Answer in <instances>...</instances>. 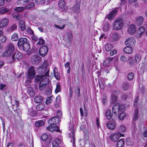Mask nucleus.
<instances>
[{
	"instance_id": "nucleus-49",
	"label": "nucleus",
	"mask_w": 147,
	"mask_h": 147,
	"mask_svg": "<svg viewBox=\"0 0 147 147\" xmlns=\"http://www.w3.org/2000/svg\"><path fill=\"white\" fill-rule=\"evenodd\" d=\"M134 77V74L132 72L129 73L127 76V78L129 80H132Z\"/></svg>"
},
{
	"instance_id": "nucleus-1",
	"label": "nucleus",
	"mask_w": 147,
	"mask_h": 147,
	"mask_svg": "<svg viewBox=\"0 0 147 147\" xmlns=\"http://www.w3.org/2000/svg\"><path fill=\"white\" fill-rule=\"evenodd\" d=\"M113 25L114 30L121 29L123 26V20L121 18L117 19L113 21Z\"/></svg>"
},
{
	"instance_id": "nucleus-64",
	"label": "nucleus",
	"mask_w": 147,
	"mask_h": 147,
	"mask_svg": "<svg viewBox=\"0 0 147 147\" xmlns=\"http://www.w3.org/2000/svg\"><path fill=\"white\" fill-rule=\"evenodd\" d=\"M45 41L42 38L39 39V41L37 43V44L39 45L44 44L45 43Z\"/></svg>"
},
{
	"instance_id": "nucleus-35",
	"label": "nucleus",
	"mask_w": 147,
	"mask_h": 147,
	"mask_svg": "<svg viewBox=\"0 0 147 147\" xmlns=\"http://www.w3.org/2000/svg\"><path fill=\"white\" fill-rule=\"evenodd\" d=\"M105 48L106 51H109L113 48V47L111 44L107 43L105 45Z\"/></svg>"
},
{
	"instance_id": "nucleus-38",
	"label": "nucleus",
	"mask_w": 147,
	"mask_h": 147,
	"mask_svg": "<svg viewBox=\"0 0 147 147\" xmlns=\"http://www.w3.org/2000/svg\"><path fill=\"white\" fill-rule=\"evenodd\" d=\"M109 28V25L107 22H105L104 23L103 29L104 31L106 32L108 31Z\"/></svg>"
},
{
	"instance_id": "nucleus-18",
	"label": "nucleus",
	"mask_w": 147,
	"mask_h": 147,
	"mask_svg": "<svg viewBox=\"0 0 147 147\" xmlns=\"http://www.w3.org/2000/svg\"><path fill=\"white\" fill-rule=\"evenodd\" d=\"M117 12V10L115 9L112 11L107 16V18L109 20H111L114 18Z\"/></svg>"
},
{
	"instance_id": "nucleus-52",
	"label": "nucleus",
	"mask_w": 147,
	"mask_h": 147,
	"mask_svg": "<svg viewBox=\"0 0 147 147\" xmlns=\"http://www.w3.org/2000/svg\"><path fill=\"white\" fill-rule=\"evenodd\" d=\"M26 32L29 34L32 35L33 34L34 32L30 27L27 28L26 29Z\"/></svg>"
},
{
	"instance_id": "nucleus-14",
	"label": "nucleus",
	"mask_w": 147,
	"mask_h": 147,
	"mask_svg": "<svg viewBox=\"0 0 147 147\" xmlns=\"http://www.w3.org/2000/svg\"><path fill=\"white\" fill-rule=\"evenodd\" d=\"M107 127L109 129H114L116 127V125L115 122L113 121H109L106 124Z\"/></svg>"
},
{
	"instance_id": "nucleus-12",
	"label": "nucleus",
	"mask_w": 147,
	"mask_h": 147,
	"mask_svg": "<svg viewBox=\"0 0 147 147\" xmlns=\"http://www.w3.org/2000/svg\"><path fill=\"white\" fill-rule=\"evenodd\" d=\"M64 37L65 41L67 42H71L73 40V36L71 32L67 33Z\"/></svg>"
},
{
	"instance_id": "nucleus-42",
	"label": "nucleus",
	"mask_w": 147,
	"mask_h": 147,
	"mask_svg": "<svg viewBox=\"0 0 147 147\" xmlns=\"http://www.w3.org/2000/svg\"><path fill=\"white\" fill-rule=\"evenodd\" d=\"M53 97L52 96L48 97L45 101L46 104L48 105L51 103L53 101Z\"/></svg>"
},
{
	"instance_id": "nucleus-54",
	"label": "nucleus",
	"mask_w": 147,
	"mask_h": 147,
	"mask_svg": "<svg viewBox=\"0 0 147 147\" xmlns=\"http://www.w3.org/2000/svg\"><path fill=\"white\" fill-rule=\"evenodd\" d=\"M125 116V114L124 113H120L118 116L119 119L121 120H123Z\"/></svg>"
},
{
	"instance_id": "nucleus-11",
	"label": "nucleus",
	"mask_w": 147,
	"mask_h": 147,
	"mask_svg": "<svg viewBox=\"0 0 147 147\" xmlns=\"http://www.w3.org/2000/svg\"><path fill=\"white\" fill-rule=\"evenodd\" d=\"M136 30L135 25L134 24H131L129 26L128 29V32L130 34L133 35L135 33Z\"/></svg>"
},
{
	"instance_id": "nucleus-19",
	"label": "nucleus",
	"mask_w": 147,
	"mask_h": 147,
	"mask_svg": "<svg viewBox=\"0 0 147 147\" xmlns=\"http://www.w3.org/2000/svg\"><path fill=\"white\" fill-rule=\"evenodd\" d=\"M9 20L7 18L3 19L0 22V28H2L6 26Z\"/></svg>"
},
{
	"instance_id": "nucleus-30",
	"label": "nucleus",
	"mask_w": 147,
	"mask_h": 147,
	"mask_svg": "<svg viewBox=\"0 0 147 147\" xmlns=\"http://www.w3.org/2000/svg\"><path fill=\"white\" fill-rule=\"evenodd\" d=\"M45 124L44 122L42 120H38L35 122V126L36 127H39L43 126Z\"/></svg>"
},
{
	"instance_id": "nucleus-3",
	"label": "nucleus",
	"mask_w": 147,
	"mask_h": 147,
	"mask_svg": "<svg viewBox=\"0 0 147 147\" xmlns=\"http://www.w3.org/2000/svg\"><path fill=\"white\" fill-rule=\"evenodd\" d=\"M75 130L74 127L71 126L70 128L69 129L68 133L69 136L71 138L70 140L71 142H72L73 146L75 144V137L74 136V133Z\"/></svg>"
},
{
	"instance_id": "nucleus-27",
	"label": "nucleus",
	"mask_w": 147,
	"mask_h": 147,
	"mask_svg": "<svg viewBox=\"0 0 147 147\" xmlns=\"http://www.w3.org/2000/svg\"><path fill=\"white\" fill-rule=\"evenodd\" d=\"M19 27L21 30L24 31L26 28L25 23L24 21L21 20L19 23Z\"/></svg>"
},
{
	"instance_id": "nucleus-44",
	"label": "nucleus",
	"mask_w": 147,
	"mask_h": 147,
	"mask_svg": "<svg viewBox=\"0 0 147 147\" xmlns=\"http://www.w3.org/2000/svg\"><path fill=\"white\" fill-rule=\"evenodd\" d=\"M11 38L12 41H17L18 39V34L16 33L14 34L11 36Z\"/></svg>"
},
{
	"instance_id": "nucleus-53",
	"label": "nucleus",
	"mask_w": 147,
	"mask_h": 147,
	"mask_svg": "<svg viewBox=\"0 0 147 147\" xmlns=\"http://www.w3.org/2000/svg\"><path fill=\"white\" fill-rule=\"evenodd\" d=\"M111 64V62H109V61L107 59L105 60L103 63V65L104 67H107L109 66Z\"/></svg>"
},
{
	"instance_id": "nucleus-50",
	"label": "nucleus",
	"mask_w": 147,
	"mask_h": 147,
	"mask_svg": "<svg viewBox=\"0 0 147 147\" xmlns=\"http://www.w3.org/2000/svg\"><path fill=\"white\" fill-rule=\"evenodd\" d=\"M44 74L41 75L40 76L36 75V76L35 80L36 81L38 82L40 81V80L43 78V77L44 76Z\"/></svg>"
},
{
	"instance_id": "nucleus-47",
	"label": "nucleus",
	"mask_w": 147,
	"mask_h": 147,
	"mask_svg": "<svg viewBox=\"0 0 147 147\" xmlns=\"http://www.w3.org/2000/svg\"><path fill=\"white\" fill-rule=\"evenodd\" d=\"M46 0H35V3L36 5L44 4L45 3Z\"/></svg>"
},
{
	"instance_id": "nucleus-24",
	"label": "nucleus",
	"mask_w": 147,
	"mask_h": 147,
	"mask_svg": "<svg viewBox=\"0 0 147 147\" xmlns=\"http://www.w3.org/2000/svg\"><path fill=\"white\" fill-rule=\"evenodd\" d=\"M43 101V97L40 95H37L36 96L34 99V102L36 103L42 102Z\"/></svg>"
},
{
	"instance_id": "nucleus-40",
	"label": "nucleus",
	"mask_w": 147,
	"mask_h": 147,
	"mask_svg": "<svg viewBox=\"0 0 147 147\" xmlns=\"http://www.w3.org/2000/svg\"><path fill=\"white\" fill-rule=\"evenodd\" d=\"M9 11V9L7 7H3L0 8V12L1 13H6Z\"/></svg>"
},
{
	"instance_id": "nucleus-22",
	"label": "nucleus",
	"mask_w": 147,
	"mask_h": 147,
	"mask_svg": "<svg viewBox=\"0 0 147 147\" xmlns=\"http://www.w3.org/2000/svg\"><path fill=\"white\" fill-rule=\"evenodd\" d=\"M98 82L100 88L102 89H104L105 88V82L103 78H100L99 79Z\"/></svg>"
},
{
	"instance_id": "nucleus-60",
	"label": "nucleus",
	"mask_w": 147,
	"mask_h": 147,
	"mask_svg": "<svg viewBox=\"0 0 147 147\" xmlns=\"http://www.w3.org/2000/svg\"><path fill=\"white\" fill-rule=\"evenodd\" d=\"M54 26L56 28L59 29H62L65 28V24H63L62 27L60 26L59 25H57V24H54Z\"/></svg>"
},
{
	"instance_id": "nucleus-10",
	"label": "nucleus",
	"mask_w": 147,
	"mask_h": 147,
	"mask_svg": "<svg viewBox=\"0 0 147 147\" xmlns=\"http://www.w3.org/2000/svg\"><path fill=\"white\" fill-rule=\"evenodd\" d=\"M65 3L64 0H60L58 3V6L59 8L62 9L61 10L63 12L67 11L68 9L67 6H65Z\"/></svg>"
},
{
	"instance_id": "nucleus-25",
	"label": "nucleus",
	"mask_w": 147,
	"mask_h": 147,
	"mask_svg": "<svg viewBox=\"0 0 147 147\" xmlns=\"http://www.w3.org/2000/svg\"><path fill=\"white\" fill-rule=\"evenodd\" d=\"M133 49L132 47H130L127 46L124 48L123 51L126 53L131 54L133 52Z\"/></svg>"
},
{
	"instance_id": "nucleus-37",
	"label": "nucleus",
	"mask_w": 147,
	"mask_h": 147,
	"mask_svg": "<svg viewBox=\"0 0 147 147\" xmlns=\"http://www.w3.org/2000/svg\"><path fill=\"white\" fill-rule=\"evenodd\" d=\"M126 129L125 126L123 125H121L119 126L118 131L119 132H123L125 131Z\"/></svg>"
},
{
	"instance_id": "nucleus-36",
	"label": "nucleus",
	"mask_w": 147,
	"mask_h": 147,
	"mask_svg": "<svg viewBox=\"0 0 147 147\" xmlns=\"http://www.w3.org/2000/svg\"><path fill=\"white\" fill-rule=\"evenodd\" d=\"M45 106L44 104H40L36 106V109L38 111H40L44 108Z\"/></svg>"
},
{
	"instance_id": "nucleus-2",
	"label": "nucleus",
	"mask_w": 147,
	"mask_h": 147,
	"mask_svg": "<svg viewBox=\"0 0 147 147\" xmlns=\"http://www.w3.org/2000/svg\"><path fill=\"white\" fill-rule=\"evenodd\" d=\"M38 72L40 74H44L45 76H49V70L47 67V65L44 64L43 65L38 68Z\"/></svg>"
},
{
	"instance_id": "nucleus-34",
	"label": "nucleus",
	"mask_w": 147,
	"mask_h": 147,
	"mask_svg": "<svg viewBox=\"0 0 147 147\" xmlns=\"http://www.w3.org/2000/svg\"><path fill=\"white\" fill-rule=\"evenodd\" d=\"M105 116L107 119L108 120L111 119L112 117V114H111L110 110H108L106 113Z\"/></svg>"
},
{
	"instance_id": "nucleus-16",
	"label": "nucleus",
	"mask_w": 147,
	"mask_h": 147,
	"mask_svg": "<svg viewBox=\"0 0 147 147\" xmlns=\"http://www.w3.org/2000/svg\"><path fill=\"white\" fill-rule=\"evenodd\" d=\"M81 1L80 0L78 1L76 5L72 8V9L74 12L77 13H79L80 12V5Z\"/></svg>"
},
{
	"instance_id": "nucleus-7",
	"label": "nucleus",
	"mask_w": 147,
	"mask_h": 147,
	"mask_svg": "<svg viewBox=\"0 0 147 147\" xmlns=\"http://www.w3.org/2000/svg\"><path fill=\"white\" fill-rule=\"evenodd\" d=\"M136 42L135 38L131 37L127 38L125 42V44L127 46L132 47L135 45Z\"/></svg>"
},
{
	"instance_id": "nucleus-21",
	"label": "nucleus",
	"mask_w": 147,
	"mask_h": 147,
	"mask_svg": "<svg viewBox=\"0 0 147 147\" xmlns=\"http://www.w3.org/2000/svg\"><path fill=\"white\" fill-rule=\"evenodd\" d=\"M61 142V140L59 138H57L52 142L53 147H59V144Z\"/></svg>"
},
{
	"instance_id": "nucleus-17",
	"label": "nucleus",
	"mask_w": 147,
	"mask_h": 147,
	"mask_svg": "<svg viewBox=\"0 0 147 147\" xmlns=\"http://www.w3.org/2000/svg\"><path fill=\"white\" fill-rule=\"evenodd\" d=\"M119 107V104L117 103L115 104L112 107V112L115 115H116L118 113Z\"/></svg>"
},
{
	"instance_id": "nucleus-20",
	"label": "nucleus",
	"mask_w": 147,
	"mask_h": 147,
	"mask_svg": "<svg viewBox=\"0 0 147 147\" xmlns=\"http://www.w3.org/2000/svg\"><path fill=\"white\" fill-rule=\"evenodd\" d=\"M144 20V18L142 16H140L136 18V23L139 26L142 25Z\"/></svg>"
},
{
	"instance_id": "nucleus-59",
	"label": "nucleus",
	"mask_w": 147,
	"mask_h": 147,
	"mask_svg": "<svg viewBox=\"0 0 147 147\" xmlns=\"http://www.w3.org/2000/svg\"><path fill=\"white\" fill-rule=\"evenodd\" d=\"M48 138V135L46 134H43L41 137V139L43 141H45Z\"/></svg>"
},
{
	"instance_id": "nucleus-56",
	"label": "nucleus",
	"mask_w": 147,
	"mask_h": 147,
	"mask_svg": "<svg viewBox=\"0 0 147 147\" xmlns=\"http://www.w3.org/2000/svg\"><path fill=\"white\" fill-rule=\"evenodd\" d=\"M126 144L128 145H131L133 144V142L129 138L126 139Z\"/></svg>"
},
{
	"instance_id": "nucleus-15",
	"label": "nucleus",
	"mask_w": 147,
	"mask_h": 147,
	"mask_svg": "<svg viewBox=\"0 0 147 147\" xmlns=\"http://www.w3.org/2000/svg\"><path fill=\"white\" fill-rule=\"evenodd\" d=\"M27 42L28 40L27 38H21L18 41V47H22Z\"/></svg>"
},
{
	"instance_id": "nucleus-46",
	"label": "nucleus",
	"mask_w": 147,
	"mask_h": 147,
	"mask_svg": "<svg viewBox=\"0 0 147 147\" xmlns=\"http://www.w3.org/2000/svg\"><path fill=\"white\" fill-rule=\"evenodd\" d=\"M117 98L116 95L114 94H112L111 98V102L113 103H115L116 101Z\"/></svg>"
},
{
	"instance_id": "nucleus-57",
	"label": "nucleus",
	"mask_w": 147,
	"mask_h": 147,
	"mask_svg": "<svg viewBox=\"0 0 147 147\" xmlns=\"http://www.w3.org/2000/svg\"><path fill=\"white\" fill-rule=\"evenodd\" d=\"M6 40V38L5 36L1 35L0 36V41L2 42H4Z\"/></svg>"
},
{
	"instance_id": "nucleus-31",
	"label": "nucleus",
	"mask_w": 147,
	"mask_h": 147,
	"mask_svg": "<svg viewBox=\"0 0 147 147\" xmlns=\"http://www.w3.org/2000/svg\"><path fill=\"white\" fill-rule=\"evenodd\" d=\"M125 144V141L123 139L118 140L117 144V147H122Z\"/></svg>"
},
{
	"instance_id": "nucleus-55",
	"label": "nucleus",
	"mask_w": 147,
	"mask_h": 147,
	"mask_svg": "<svg viewBox=\"0 0 147 147\" xmlns=\"http://www.w3.org/2000/svg\"><path fill=\"white\" fill-rule=\"evenodd\" d=\"M129 85L127 83H124L122 85V87L123 89L124 90H127L129 88Z\"/></svg>"
},
{
	"instance_id": "nucleus-23",
	"label": "nucleus",
	"mask_w": 147,
	"mask_h": 147,
	"mask_svg": "<svg viewBox=\"0 0 147 147\" xmlns=\"http://www.w3.org/2000/svg\"><path fill=\"white\" fill-rule=\"evenodd\" d=\"M28 94L31 97L34 96L35 93L33 89L31 87L28 88L27 90Z\"/></svg>"
},
{
	"instance_id": "nucleus-51",
	"label": "nucleus",
	"mask_w": 147,
	"mask_h": 147,
	"mask_svg": "<svg viewBox=\"0 0 147 147\" xmlns=\"http://www.w3.org/2000/svg\"><path fill=\"white\" fill-rule=\"evenodd\" d=\"M55 128L54 127H53L51 125H50L47 127V129L48 130L53 133L54 131Z\"/></svg>"
},
{
	"instance_id": "nucleus-29",
	"label": "nucleus",
	"mask_w": 147,
	"mask_h": 147,
	"mask_svg": "<svg viewBox=\"0 0 147 147\" xmlns=\"http://www.w3.org/2000/svg\"><path fill=\"white\" fill-rule=\"evenodd\" d=\"M145 31L144 28L143 26L140 27L137 30V33L140 36H141Z\"/></svg>"
},
{
	"instance_id": "nucleus-6",
	"label": "nucleus",
	"mask_w": 147,
	"mask_h": 147,
	"mask_svg": "<svg viewBox=\"0 0 147 147\" xmlns=\"http://www.w3.org/2000/svg\"><path fill=\"white\" fill-rule=\"evenodd\" d=\"M14 47L13 45L10 44L8 46V49L3 53L5 57L8 56L13 54L14 52Z\"/></svg>"
},
{
	"instance_id": "nucleus-26",
	"label": "nucleus",
	"mask_w": 147,
	"mask_h": 147,
	"mask_svg": "<svg viewBox=\"0 0 147 147\" xmlns=\"http://www.w3.org/2000/svg\"><path fill=\"white\" fill-rule=\"evenodd\" d=\"M46 76H44L43 77L42 79L40 80V84H42L44 85H46L48 84L49 82V79L46 78Z\"/></svg>"
},
{
	"instance_id": "nucleus-63",
	"label": "nucleus",
	"mask_w": 147,
	"mask_h": 147,
	"mask_svg": "<svg viewBox=\"0 0 147 147\" xmlns=\"http://www.w3.org/2000/svg\"><path fill=\"white\" fill-rule=\"evenodd\" d=\"M45 86V85L41 84L40 82L39 85V89L40 90H42L44 89Z\"/></svg>"
},
{
	"instance_id": "nucleus-28",
	"label": "nucleus",
	"mask_w": 147,
	"mask_h": 147,
	"mask_svg": "<svg viewBox=\"0 0 147 147\" xmlns=\"http://www.w3.org/2000/svg\"><path fill=\"white\" fill-rule=\"evenodd\" d=\"M24 50L26 52L29 51L30 49V45L29 43L27 42L22 47Z\"/></svg>"
},
{
	"instance_id": "nucleus-48",
	"label": "nucleus",
	"mask_w": 147,
	"mask_h": 147,
	"mask_svg": "<svg viewBox=\"0 0 147 147\" xmlns=\"http://www.w3.org/2000/svg\"><path fill=\"white\" fill-rule=\"evenodd\" d=\"M12 17L14 18H16L18 20H20V16L19 15L18 13L17 12H14L12 14Z\"/></svg>"
},
{
	"instance_id": "nucleus-41",
	"label": "nucleus",
	"mask_w": 147,
	"mask_h": 147,
	"mask_svg": "<svg viewBox=\"0 0 147 147\" xmlns=\"http://www.w3.org/2000/svg\"><path fill=\"white\" fill-rule=\"evenodd\" d=\"M138 109H136L134 113V116L133 118V119L135 121L137 120L138 119Z\"/></svg>"
},
{
	"instance_id": "nucleus-4",
	"label": "nucleus",
	"mask_w": 147,
	"mask_h": 147,
	"mask_svg": "<svg viewBox=\"0 0 147 147\" xmlns=\"http://www.w3.org/2000/svg\"><path fill=\"white\" fill-rule=\"evenodd\" d=\"M124 135L119 132L112 134L109 136V139L112 141L116 142L121 136H123Z\"/></svg>"
},
{
	"instance_id": "nucleus-61",
	"label": "nucleus",
	"mask_w": 147,
	"mask_h": 147,
	"mask_svg": "<svg viewBox=\"0 0 147 147\" xmlns=\"http://www.w3.org/2000/svg\"><path fill=\"white\" fill-rule=\"evenodd\" d=\"M120 60L121 61L126 62L127 61V58L125 56L123 55L121 56Z\"/></svg>"
},
{
	"instance_id": "nucleus-33",
	"label": "nucleus",
	"mask_w": 147,
	"mask_h": 147,
	"mask_svg": "<svg viewBox=\"0 0 147 147\" xmlns=\"http://www.w3.org/2000/svg\"><path fill=\"white\" fill-rule=\"evenodd\" d=\"M57 69L56 67H55L53 69V73L54 75V76L57 80L60 79V76L59 74L57 72Z\"/></svg>"
},
{
	"instance_id": "nucleus-9",
	"label": "nucleus",
	"mask_w": 147,
	"mask_h": 147,
	"mask_svg": "<svg viewBox=\"0 0 147 147\" xmlns=\"http://www.w3.org/2000/svg\"><path fill=\"white\" fill-rule=\"evenodd\" d=\"M60 122L59 117H55L49 119L48 121V123L50 125H56Z\"/></svg>"
},
{
	"instance_id": "nucleus-43",
	"label": "nucleus",
	"mask_w": 147,
	"mask_h": 147,
	"mask_svg": "<svg viewBox=\"0 0 147 147\" xmlns=\"http://www.w3.org/2000/svg\"><path fill=\"white\" fill-rule=\"evenodd\" d=\"M24 9L25 8L24 7H16L14 9V10L17 12H21L24 11Z\"/></svg>"
},
{
	"instance_id": "nucleus-13",
	"label": "nucleus",
	"mask_w": 147,
	"mask_h": 147,
	"mask_svg": "<svg viewBox=\"0 0 147 147\" xmlns=\"http://www.w3.org/2000/svg\"><path fill=\"white\" fill-rule=\"evenodd\" d=\"M22 57V55L21 52L18 51L16 52L12 57V61L16 60H19L20 59H21Z\"/></svg>"
},
{
	"instance_id": "nucleus-45",
	"label": "nucleus",
	"mask_w": 147,
	"mask_h": 147,
	"mask_svg": "<svg viewBox=\"0 0 147 147\" xmlns=\"http://www.w3.org/2000/svg\"><path fill=\"white\" fill-rule=\"evenodd\" d=\"M141 56L139 54H136L135 56V60L137 63H138L141 60Z\"/></svg>"
},
{
	"instance_id": "nucleus-5",
	"label": "nucleus",
	"mask_w": 147,
	"mask_h": 147,
	"mask_svg": "<svg viewBox=\"0 0 147 147\" xmlns=\"http://www.w3.org/2000/svg\"><path fill=\"white\" fill-rule=\"evenodd\" d=\"M48 48L47 46L44 45L42 46L39 50V54L42 57H44L47 53Z\"/></svg>"
},
{
	"instance_id": "nucleus-39",
	"label": "nucleus",
	"mask_w": 147,
	"mask_h": 147,
	"mask_svg": "<svg viewBox=\"0 0 147 147\" xmlns=\"http://www.w3.org/2000/svg\"><path fill=\"white\" fill-rule=\"evenodd\" d=\"M35 5L34 4L33 2H31L25 6V9H29L33 7Z\"/></svg>"
},
{
	"instance_id": "nucleus-32",
	"label": "nucleus",
	"mask_w": 147,
	"mask_h": 147,
	"mask_svg": "<svg viewBox=\"0 0 147 147\" xmlns=\"http://www.w3.org/2000/svg\"><path fill=\"white\" fill-rule=\"evenodd\" d=\"M119 38V34L117 33H113L111 36V39L112 41H117Z\"/></svg>"
},
{
	"instance_id": "nucleus-62",
	"label": "nucleus",
	"mask_w": 147,
	"mask_h": 147,
	"mask_svg": "<svg viewBox=\"0 0 147 147\" xmlns=\"http://www.w3.org/2000/svg\"><path fill=\"white\" fill-rule=\"evenodd\" d=\"M60 90L61 87L60 86L59 84H57L56 85V88L55 90V92L57 93L60 92Z\"/></svg>"
},
{
	"instance_id": "nucleus-8",
	"label": "nucleus",
	"mask_w": 147,
	"mask_h": 147,
	"mask_svg": "<svg viewBox=\"0 0 147 147\" xmlns=\"http://www.w3.org/2000/svg\"><path fill=\"white\" fill-rule=\"evenodd\" d=\"M36 75V71L34 70L33 66L30 67L28 71V78L29 79L34 78Z\"/></svg>"
},
{
	"instance_id": "nucleus-58",
	"label": "nucleus",
	"mask_w": 147,
	"mask_h": 147,
	"mask_svg": "<svg viewBox=\"0 0 147 147\" xmlns=\"http://www.w3.org/2000/svg\"><path fill=\"white\" fill-rule=\"evenodd\" d=\"M17 28V26L16 24H13L9 29V32H12L16 29Z\"/></svg>"
}]
</instances>
